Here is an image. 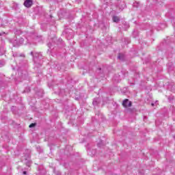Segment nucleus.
Segmentation results:
<instances>
[{"instance_id": "nucleus-2", "label": "nucleus", "mask_w": 175, "mask_h": 175, "mask_svg": "<svg viewBox=\"0 0 175 175\" xmlns=\"http://www.w3.org/2000/svg\"><path fill=\"white\" fill-rule=\"evenodd\" d=\"M123 107H132V101H129V99L126 98L123 100L122 103Z\"/></svg>"}, {"instance_id": "nucleus-23", "label": "nucleus", "mask_w": 175, "mask_h": 175, "mask_svg": "<svg viewBox=\"0 0 175 175\" xmlns=\"http://www.w3.org/2000/svg\"><path fill=\"white\" fill-rule=\"evenodd\" d=\"M59 42H62V40H61V39H59Z\"/></svg>"}, {"instance_id": "nucleus-30", "label": "nucleus", "mask_w": 175, "mask_h": 175, "mask_svg": "<svg viewBox=\"0 0 175 175\" xmlns=\"http://www.w3.org/2000/svg\"><path fill=\"white\" fill-rule=\"evenodd\" d=\"M57 175H61V174H57Z\"/></svg>"}, {"instance_id": "nucleus-24", "label": "nucleus", "mask_w": 175, "mask_h": 175, "mask_svg": "<svg viewBox=\"0 0 175 175\" xmlns=\"http://www.w3.org/2000/svg\"><path fill=\"white\" fill-rule=\"evenodd\" d=\"M152 106H154V103H152Z\"/></svg>"}, {"instance_id": "nucleus-4", "label": "nucleus", "mask_w": 175, "mask_h": 175, "mask_svg": "<svg viewBox=\"0 0 175 175\" xmlns=\"http://www.w3.org/2000/svg\"><path fill=\"white\" fill-rule=\"evenodd\" d=\"M13 57H14V58H16V59H18V58H20V57H21L22 58H24L25 57V55L21 53V54H18L17 53H15L13 54Z\"/></svg>"}, {"instance_id": "nucleus-20", "label": "nucleus", "mask_w": 175, "mask_h": 175, "mask_svg": "<svg viewBox=\"0 0 175 175\" xmlns=\"http://www.w3.org/2000/svg\"><path fill=\"white\" fill-rule=\"evenodd\" d=\"M23 174H27V171H23Z\"/></svg>"}, {"instance_id": "nucleus-3", "label": "nucleus", "mask_w": 175, "mask_h": 175, "mask_svg": "<svg viewBox=\"0 0 175 175\" xmlns=\"http://www.w3.org/2000/svg\"><path fill=\"white\" fill-rule=\"evenodd\" d=\"M32 0H26L24 2V5L25 6V8H31L32 6Z\"/></svg>"}, {"instance_id": "nucleus-27", "label": "nucleus", "mask_w": 175, "mask_h": 175, "mask_svg": "<svg viewBox=\"0 0 175 175\" xmlns=\"http://www.w3.org/2000/svg\"><path fill=\"white\" fill-rule=\"evenodd\" d=\"M66 32L67 33V32H68V30H66Z\"/></svg>"}, {"instance_id": "nucleus-28", "label": "nucleus", "mask_w": 175, "mask_h": 175, "mask_svg": "<svg viewBox=\"0 0 175 175\" xmlns=\"http://www.w3.org/2000/svg\"><path fill=\"white\" fill-rule=\"evenodd\" d=\"M71 38H73V36H71Z\"/></svg>"}, {"instance_id": "nucleus-9", "label": "nucleus", "mask_w": 175, "mask_h": 175, "mask_svg": "<svg viewBox=\"0 0 175 175\" xmlns=\"http://www.w3.org/2000/svg\"><path fill=\"white\" fill-rule=\"evenodd\" d=\"M36 95L39 96V98H42L43 96V90H40L36 93Z\"/></svg>"}, {"instance_id": "nucleus-12", "label": "nucleus", "mask_w": 175, "mask_h": 175, "mask_svg": "<svg viewBox=\"0 0 175 175\" xmlns=\"http://www.w3.org/2000/svg\"><path fill=\"white\" fill-rule=\"evenodd\" d=\"M124 42L126 44H129V43H131V40H129V38H124Z\"/></svg>"}, {"instance_id": "nucleus-6", "label": "nucleus", "mask_w": 175, "mask_h": 175, "mask_svg": "<svg viewBox=\"0 0 175 175\" xmlns=\"http://www.w3.org/2000/svg\"><path fill=\"white\" fill-rule=\"evenodd\" d=\"M118 59H120V61H124L125 59V56L122 53H120L118 56Z\"/></svg>"}, {"instance_id": "nucleus-29", "label": "nucleus", "mask_w": 175, "mask_h": 175, "mask_svg": "<svg viewBox=\"0 0 175 175\" xmlns=\"http://www.w3.org/2000/svg\"><path fill=\"white\" fill-rule=\"evenodd\" d=\"M14 107H12V109H13Z\"/></svg>"}, {"instance_id": "nucleus-1", "label": "nucleus", "mask_w": 175, "mask_h": 175, "mask_svg": "<svg viewBox=\"0 0 175 175\" xmlns=\"http://www.w3.org/2000/svg\"><path fill=\"white\" fill-rule=\"evenodd\" d=\"M30 55H31L33 57V61L36 66L37 68L42 66V64H43V62L42 61V59H43V55H42V53L31 51L30 53Z\"/></svg>"}, {"instance_id": "nucleus-22", "label": "nucleus", "mask_w": 175, "mask_h": 175, "mask_svg": "<svg viewBox=\"0 0 175 175\" xmlns=\"http://www.w3.org/2000/svg\"><path fill=\"white\" fill-rule=\"evenodd\" d=\"M24 64H27V60H25V61H24Z\"/></svg>"}, {"instance_id": "nucleus-21", "label": "nucleus", "mask_w": 175, "mask_h": 175, "mask_svg": "<svg viewBox=\"0 0 175 175\" xmlns=\"http://www.w3.org/2000/svg\"><path fill=\"white\" fill-rule=\"evenodd\" d=\"M98 70H102V68H98Z\"/></svg>"}, {"instance_id": "nucleus-26", "label": "nucleus", "mask_w": 175, "mask_h": 175, "mask_svg": "<svg viewBox=\"0 0 175 175\" xmlns=\"http://www.w3.org/2000/svg\"><path fill=\"white\" fill-rule=\"evenodd\" d=\"M21 65H23V63H20Z\"/></svg>"}, {"instance_id": "nucleus-7", "label": "nucleus", "mask_w": 175, "mask_h": 175, "mask_svg": "<svg viewBox=\"0 0 175 175\" xmlns=\"http://www.w3.org/2000/svg\"><path fill=\"white\" fill-rule=\"evenodd\" d=\"M47 46H48V47H49V49H48V51H51V50H53V49H54V46H53V43H51V42H49Z\"/></svg>"}, {"instance_id": "nucleus-8", "label": "nucleus", "mask_w": 175, "mask_h": 175, "mask_svg": "<svg viewBox=\"0 0 175 175\" xmlns=\"http://www.w3.org/2000/svg\"><path fill=\"white\" fill-rule=\"evenodd\" d=\"M133 38H136L137 36H139V32L137 31V30L135 29L133 31Z\"/></svg>"}, {"instance_id": "nucleus-19", "label": "nucleus", "mask_w": 175, "mask_h": 175, "mask_svg": "<svg viewBox=\"0 0 175 175\" xmlns=\"http://www.w3.org/2000/svg\"><path fill=\"white\" fill-rule=\"evenodd\" d=\"M1 66H3V64H2V63L0 62V68H1Z\"/></svg>"}, {"instance_id": "nucleus-14", "label": "nucleus", "mask_w": 175, "mask_h": 175, "mask_svg": "<svg viewBox=\"0 0 175 175\" xmlns=\"http://www.w3.org/2000/svg\"><path fill=\"white\" fill-rule=\"evenodd\" d=\"M35 126H36V123H31L29 127V128H35Z\"/></svg>"}, {"instance_id": "nucleus-18", "label": "nucleus", "mask_w": 175, "mask_h": 175, "mask_svg": "<svg viewBox=\"0 0 175 175\" xmlns=\"http://www.w3.org/2000/svg\"><path fill=\"white\" fill-rule=\"evenodd\" d=\"M6 33L5 32H1L0 33V36H3V35H5Z\"/></svg>"}, {"instance_id": "nucleus-16", "label": "nucleus", "mask_w": 175, "mask_h": 175, "mask_svg": "<svg viewBox=\"0 0 175 175\" xmlns=\"http://www.w3.org/2000/svg\"><path fill=\"white\" fill-rule=\"evenodd\" d=\"M133 6H134V8H139V3H137V2L134 3Z\"/></svg>"}, {"instance_id": "nucleus-11", "label": "nucleus", "mask_w": 175, "mask_h": 175, "mask_svg": "<svg viewBox=\"0 0 175 175\" xmlns=\"http://www.w3.org/2000/svg\"><path fill=\"white\" fill-rule=\"evenodd\" d=\"M22 33L21 30H16L14 32L15 35H21Z\"/></svg>"}, {"instance_id": "nucleus-5", "label": "nucleus", "mask_w": 175, "mask_h": 175, "mask_svg": "<svg viewBox=\"0 0 175 175\" xmlns=\"http://www.w3.org/2000/svg\"><path fill=\"white\" fill-rule=\"evenodd\" d=\"M112 20H113V23H120V18L117 16H113L112 17Z\"/></svg>"}, {"instance_id": "nucleus-17", "label": "nucleus", "mask_w": 175, "mask_h": 175, "mask_svg": "<svg viewBox=\"0 0 175 175\" xmlns=\"http://www.w3.org/2000/svg\"><path fill=\"white\" fill-rule=\"evenodd\" d=\"M19 43H21V44H23V43H24V38H20Z\"/></svg>"}, {"instance_id": "nucleus-13", "label": "nucleus", "mask_w": 175, "mask_h": 175, "mask_svg": "<svg viewBox=\"0 0 175 175\" xmlns=\"http://www.w3.org/2000/svg\"><path fill=\"white\" fill-rule=\"evenodd\" d=\"M26 166H28L29 167L31 166V161L27 160Z\"/></svg>"}, {"instance_id": "nucleus-10", "label": "nucleus", "mask_w": 175, "mask_h": 175, "mask_svg": "<svg viewBox=\"0 0 175 175\" xmlns=\"http://www.w3.org/2000/svg\"><path fill=\"white\" fill-rule=\"evenodd\" d=\"M94 106H96L98 105V98H94L92 102Z\"/></svg>"}, {"instance_id": "nucleus-15", "label": "nucleus", "mask_w": 175, "mask_h": 175, "mask_svg": "<svg viewBox=\"0 0 175 175\" xmlns=\"http://www.w3.org/2000/svg\"><path fill=\"white\" fill-rule=\"evenodd\" d=\"M24 92H31V88H26L25 90H24Z\"/></svg>"}, {"instance_id": "nucleus-25", "label": "nucleus", "mask_w": 175, "mask_h": 175, "mask_svg": "<svg viewBox=\"0 0 175 175\" xmlns=\"http://www.w3.org/2000/svg\"><path fill=\"white\" fill-rule=\"evenodd\" d=\"M42 173H44V170H42Z\"/></svg>"}]
</instances>
